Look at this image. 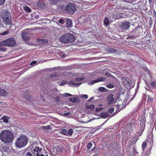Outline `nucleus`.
<instances>
[{"label": "nucleus", "mask_w": 156, "mask_h": 156, "mask_svg": "<svg viewBox=\"0 0 156 156\" xmlns=\"http://www.w3.org/2000/svg\"><path fill=\"white\" fill-rule=\"evenodd\" d=\"M2 51H6V49L4 48L2 49Z\"/></svg>", "instance_id": "obj_51"}, {"label": "nucleus", "mask_w": 156, "mask_h": 156, "mask_svg": "<svg viewBox=\"0 0 156 156\" xmlns=\"http://www.w3.org/2000/svg\"><path fill=\"white\" fill-rule=\"evenodd\" d=\"M60 98L59 97L57 96L55 98V100L57 101H59V100Z\"/></svg>", "instance_id": "obj_45"}, {"label": "nucleus", "mask_w": 156, "mask_h": 156, "mask_svg": "<svg viewBox=\"0 0 156 156\" xmlns=\"http://www.w3.org/2000/svg\"><path fill=\"white\" fill-rule=\"evenodd\" d=\"M146 147V144L145 142H143L142 145V147L143 151H144V149Z\"/></svg>", "instance_id": "obj_31"}, {"label": "nucleus", "mask_w": 156, "mask_h": 156, "mask_svg": "<svg viewBox=\"0 0 156 156\" xmlns=\"http://www.w3.org/2000/svg\"><path fill=\"white\" fill-rule=\"evenodd\" d=\"M146 89L148 90V89H147L146 87Z\"/></svg>", "instance_id": "obj_55"}, {"label": "nucleus", "mask_w": 156, "mask_h": 156, "mask_svg": "<svg viewBox=\"0 0 156 156\" xmlns=\"http://www.w3.org/2000/svg\"><path fill=\"white\" fill-rule=\"evenodd\" d=\"M124 1L125 2H128V3L129 2V1Z\"/></svg>", "instance_id": "obj_54"}, {"label": "nucleus", "mask_w": 156, "mask_h": 156, "mask_svg": "<svg viewBox=\"0 0 156 156\" xmlns=\"http://www.w3.org/2000/svg\"><path fill=\"white\" fill-rule=\"evenodd\" d=\"M5 1V0H0V5H3Z\"/></svg>", "instance_id": "obj_42"}, {"label": "nucleus", "mask_w": 156, "mask_h": 156, "mask_svg": "<svg viewBox=\"0 0 156 156\" xmlns=\"http://www.w3.org/2000/svg\"><path fill=\"white\" fill-rule=\"evenodd\" d=\"M63 6V5H61V6Z\"/></svg>", "instance_id": "obj_56"}, {"label": "nucleus", "mask_w": 156, "mask_h": 156, "mask_svg": "<svg viewBox=\"0 0 156 156\" xmlns=\"http://www.w3.org/2000/svg\"><path fill=\"white\" fill-rule=\"evenodd\" d=\"M94 148H93L92 149V151H94Z\"/></svg>", "instance_id": "obj_53"}, {"label": "nucleus", "mask_w": 156, "mask_h": 156, "mask_svg": "<svg viewBox=\"0 0 156 156\" xmlns=\"http://www.w3.org/2000/svg\"><path fill=\"white\" fill-rule=\"evenodd\" d=\"M65 55H62L61 56V57L62 58H64L65 57Z\"/></svg>", "instance_id": "obj_50"}, {"label": "nucleus", "mask_w": 156, "mask_h": 156, "mask_svg": "<svg viewBox=\"0 0 156 156\" xmlns=\"http://www.w3.org/2000/svg\"><path fill=\"white\" fill-rule=\"evenodd\" d=\"M73 129H62L61 130V132L62 134L67 136H71L73 134Z\"/></svg>", "instance_id": "obj_10"}, {"label": "nucleus", "mask_w": 156, "mask_h": 156, "mask_svg": "<svg viewBox=\"0 0 156 156\" xmlns=\"http://www.w3.org/2000/svg\"><path fill=\"white\" fill-rule=\"evenodd\" d=\"M98 90L101 92H103L106 91L107 90L106 89L103 87H100L98 88Z\"/></svg>", "instance_id": "obj_30"}, {"label": "nucleus", "mask_w": 156, "mask_h": 156, "mask_svg": "<svg viewBox=\"0 0 156 156\" xmlns=\"http://www.w3.org/2000/svg\"><path fill=\"white\" fill-rule=\"evenodd\" d=\"M105 75L108 76H110L111 75V74L108 73H105Z\"/></svg>", "instance_id": "obj_47"}, {"label": "nucleus", "mask_w": 156, "mask_h": 156, "mask_svg": "<svg viewBox=\"0 0 156 156\" xmlns=\"http://www.w3.org/2000/svg\"><path fill=\"white\" fill-rule=\"evenodd\" d=\"M137 30V29L136 28H135L131 32L132 33H133V35L136 36V35H135V34Z\"/></svg>", "instance_id": "obj_41"}, {"label": "nucleus", "mask_w": 156, "mask_h": 156, "mask_svg": "<svg viewBox=\"0 0 156 156\" xmlns=\"http://www.w3.org/2000/svg\"><path fill=\"white\" fill-rule=\"evenodd\" d=\"M106 78L104 77H100L97 80L90 81L88 82V84L90 85H93L95 83L103 81L105 80Z\"/></svg>", "instance_id": "obj_11"}, {"label": "nucleus", "mask_w": 156, "mask_h": 156, "mask_svg": "<svg viewBox=\"0 0 156 156\" xmlns=\"http://www.w3.org/2000/svg\"><path fill=\"white\" fill-rule=\"evenodd\" d=\"M106 50L109 53H114L116 51V50L115 49L111 48H108Z\"/></svg>", "instance_id": "obj_19"}, {"label": "nucleus", "mask_w": 156, "mask_h": 156, "mask_svg": "<svg viewBox=\"0 0 156 156\" xmlns=\"http://www.w3.org/2000/svg\"><path fill=\"white\" fill-rule=\"evenodd\" d=\"M80 97L85 99H87L88 98V96L87 95L81 94Z\"/></svg>", "instance_id": "obj_38"}, {"label": "nucleus", "mask_w": 156, "mask_h": 156, "mask_svg": "<svg viewBox=\"0 0 156 156\" xmlns=\"http://www.w3.org/2000/svg\"><path fill=\"white\" fill-rule=\"evenodd\" d=\"M114 108H111L109 109V112L110 113H112L114 111Z\"/></svg>", "instance_id": "obj_43"}, {"label": "nucleus", "mask_w": 156, "mask_h": 156, "mask_svg": "<svg viewBox=\"0 0 156 156\" xmlns=\"http://www.w3.org/2000/svg\"><path fill=\"white\" fill-rule=\"evenodd\" d=\"M9 118L7 116H4L1 119L3 120V122L5 123H8Z\"/></svg>", "instance_id": "obj_18"}, {"label": "nucleus", "mask_w": 156, "mask_h": 156, "mask_svg": "<svg viewBox=\"0 0 156 156\" xmlns=\"http://www.w3.org/2000/svg\"><path fill=\"white\" fill-rule=\"evenodd\" d=\"M23 38L25 41L28 40L30 38V34L28 33V30H25L22 34Z\"/></svg>", "instance_id": "obj_12"}, {"label": "nucleus", "mask_w": 156, "mask_h": 156, "mask_svg": "<svg viewBox=\"0 0 156 156\" xmlns=\"http://www.w3.org/2000/svg\"><path fill=\"white\" fill-rule=\"evenodd\" d=\"M67 26L68 27H71L72 25V22L71 20L69 19H66V21Z\"/></svg>", "instance_id": "obj_23"}, {"label": "nucleus", "mask_w": 156, "mask_h": 156, "mask_svg": "<svg viewBox=\"0 0 156 156\" xmlns=\"http://www.w3.org/2000/svg\"><path fill=\"white\" fill-rule=\"evenodd\" d=\"M67 83H68L70 84L71 86L73 87H78L81 84V83H75V82L73 80H70L69 81L66 82V81H63L61 83H59V85H64Z\"/></svg>", "instance_id": "obj_9"}, {"label": "nucleus", "mask_w": 156, "mask_h": 156, "mask_svg": "<svg viewBox=\"0 0 156 156\" xmlns=\"http://www.w3.org/2000/svg\"><path fill=\"white\" fill-rule=\"evenodd\" d=\"M41 128L44 129H50V126H41Z\"/></svg>", "instance_id": "obj_34"}, {"label": "nucleus", "mask_w": 156, "mask_h": 156, "mask_svg": "<svg viewBox=\"0 0 156 156\" xmlns=\"http://www.w3.org/2000/svg\"><path fill=\"white\" fill-rule=\"evenodd\" d=\"M2 20L4 23L7 25H10L11 23V18L9 12H5L2 16Z\"/></svg>", "instance_id": "obj_7"}, {"label": "nucleus", "mask_w": 156, "mask_h": 156, "mask_svg": "<svg viewBox=\"0 0 156 156\" xmlns=\"http://www.w3.org/2000/svg\"><path fill=\"white\" fill-rule=\"evenodd\" d=\"M151 85L153 88H154L156 87V82H152L151 83Z\"/></svg>", "instance_id": "obj_37"}, {"label": "nucleus", "mask_w": 156, "mask_h": 156, "mask_svg": "<svg viewBox=\"0 0 156 156\" xmlns=\"http://www.w3.org/2000/svg\"><path fill=\"white\" fill-rule=\"evenodd\" d=\"M148 101L149 103H150L152 101L153 98L151 97H150V95H148Z\"/></svg>", "instance_id": "obj_36"}, {"label": "nucleus", "mask_w": 156, "mask_h": 156, "mask_svg": "<svg viewBox=\"0 0 156 156\" xmlns=\"http://www.w3.org/2000/svg\"><path fill=\"white\" fill-rule=\"evenodd\" d=\"M37 63V61H32L30 63V65H34L35 64H36Z\"/></svg>", "instance_id": "obj_44"}, {"label": "nucleus", "mask_w": 156, "mask_h": 156, "mask_svg": "<svg viewBox=\"0 0 156 156\" xmlns=\"http://www.w3.org/2000/svg\"><path fill=\"white\" fill-rule=\"evenodd\" d=\"M122 82L125 85H128L129 87H133L132 85H131V83L130 82L129 80H128L126 79L123 78L122 79Z\"/></svg>", "instance_id": "obj_16"}, {"label": "nucleus", "mask_w": 156, "mask_h": 156, "mask_svg": "<svg viewBox=\"0 0 156 156\" xmlns=\"http://www.w3.org/2000/svg\"><path fill=\"white\" fill-rule=\"evenodd\" d=\"M37 5L39 8H41L44 6V4L43 2L39 1L37 2Z\"/></svg>", "instance_id": "obj_20"}, {"label": "nucleus", "mask_w": 156, "mask_h": 156, "mask_svg": "<svg viewBox=\"0 0 156 156\" xmlns=\"http://www.w3.org/2000/svg\"><path fill=\"white\" fill-rule=\"evenodd\" d=\"M13 135L10 131L5 130L2 131L0 134L1 140L6 143H9L13 140Z\"/></svg>", "instance_id": "obj_1"}, {"label": "nucleus", "mask_w": 156, "mask_h": 156, "mask_svg": "<svg viewBox=\"0 0 156 156\" xmlns=\"http://www.w3.org/2000/svg\"><path fill=\"white\" fill-rule=\"evenodd\" d=\"M7 150V147L5 145L2 144L0 147V151L2 153L5 152Z\"/></svg>", "instance_id": "obj_17"}, {"label": "nucleus", "mask_w": 156, "mask_h": 156, "mask_svg": "<svg viewBox=\"0 0 156 156\" xmlns=\"http://www.w3.org/2000/svg\"><path fill=\"white\" fill-rule=\"evenodd\" d=\"M28 139L27 136L24 135H21L16 140L15 144L16 146L18 148L24 147L28 143Z\"/></svg>", "instance_id": "obj_2"}, {"label": "nucleus", "mask_w": 156, "mask_h": 156, "mask_svg": "<svg viewBox=\"0 0 156 156\" xmlns=\"http://www.w3.org/2000/svg\"><path fill=\"white\" fill-rule=\"evenodd\" d=\"M25 10L27 11L28 12H30L31 11L30 9L27 6H25L23 7Z\"/></svg>", "instance_id": "obj_29"}, {"label": "nucleus", "mask_w": 156, "mask_h": 156, "mask_svg": "<svg viewBox=\"0 0 156 156\" xmlns=\"http://www.w3.org/2000/svg\"><path fill=\"white\" fill-rule=\"evenodd\" d=\"M63 0H49L50 3L52 5H55L57 3L62 4Z\"/></svg>", "instance_id": "obj_15"}, {"label": "nucleus", "mask_w": 156, "mask_h": 156, "mask_svg": "<svg viewBox=\"0 0 156 156\" xmlns=\"http://www.w3.org/2000/svg\"><path fill=\"white\" fill-rule=\"evenodd\" d=\"M38 41L40 43H46L48 42V41L46 39H39L38 40Z\"/></svg>", "instance_id": "obj_28"}, {"label": "nucleus", "mask_w": 156, "mask_h": 156, "mask_svg": "<svg viewBox=\"0 0 156 156\" xmlns=\"http://www.w3.org/2000/svg\"><path fill=\"white\" fill-rule=\"evenodd\" d=\"M50 77L53 78L52 79H51V80H54L57 79V76L56 73H54L51 74L50 76Z\"/></svg>", "instance_id": "obj_24"}, {"label": "nucleus", "mask_w": 156, "mask_h": 156, "mask_svg": "<svg viewBox=\"0 0 156 156\" xmlns=\"http://www.w3.org/2000/svg\"><path fill=\"white\" fill-rule=\"evenodd\" d=\"M75 40V38L73 35L70 33H66L62 35L60 38L61 41L64 43L73 42Z\"/></svg>", "instance_id": "obj_3"}, {"label": "nucleus", "mask_w": 156, "mask_h": 156, "mask_svg": "<svg viewBox=\"0 0 156 156\" xmlns=\"http://www.w3.org/2000/svg\"><path fill=\"white\" fill-rule=\"evenodd\" d=\"M145 114V113L144 112L143 114L139 118V120L140 121V130L142 132L144 131L145 126V123L146 122V120Z\"/></svg>", "instance_id": "obj_8"}, {"label": "nucleus", "mask_w": 156, "mask_h": 156, "mask_svg": "<svg viewBox=\"0 0 156 156\" xmlns=\"http://www.w3.org/2000/svg\"><path fill=\"white\" fill-rule=\"evenodd\" d=\"M113 95L112 94L109 95L107 98V101H108V104H110L114 101V98L113 97Z\"/></svg>", "instance_id": "obj_14"}, {"label": "nucleus", "mask_w": 156, "mask_h": 156, "mask_svg": "<svg viewBox=\"0 0 156 156\" xmlns=\"http://www.w3.org/2000/svg\"><path fill=\"white\" fill-rule=\"evenodd\" d=\"M62 96H63V97H66V96H72L73 95L69 93H65L64 94H61Z\"/></svg>", "instance_id": "obj_32"}, {"label": "nucleus", "mask_w": 156, "mask_h": 156, "mask_svg": "<svg viewBox=\"0 0 156 156\" xmlns=\"http://www.w3.org/2000/svg\"><path fill=\"white\" fill-rule=\"evenodd\" d=\"M66 10L67 12L69 13L73 14L76 11V8L74 4L69 3L66 5Z\"/></svg>", "instance_id": "obj_6"}, {"label": "nucleus", "mask_w": 156, "mask_h": 156, "mask_svg": "<svg viewBox=\"0 0 156 156\" xmlns=\"http://www.w3.org/2000/svg\"><path fill=\"white\" fill-rule=\"evenodd\" d=\"M93 99V98L91 97L88 101H92Z\"/></svg>", "instance_id": "obj_49"}, {"label": "nucleus", "mask_w": 156, "mask_h": 156, "mask_svg": "<svg viewBox=\"0 0 156 156\" xmlns=\"http://www.w3.org/2000/svg\"><path fill=\"white\" fill-rule=\"evenodd\" d=\"M16 44V42L14 38H9L1 41L0 42V47L5 46L12 47L15 46Z\"/></svg>", "instance_id": "obj_5"}, {"label": "nucleus", "mask_w": 156, "mask_h": 156, "mask_svg": "<svg viewBox=\"0 0 156 156\" xmlns=\"http://www.w3.org/2000/svg\"><path fill=\"white\" fill-rule=\"evenodd\" d=\"M106 87L107 88H112L114 87V85L112 83H110L108 84Z\"/></svg>", "instance_id": "obj_33"}, {"label": "nucleus", "mask_w": 156, "mask_h": 156, "mask_svg": "<svg viewBox=\"0 0 156 156\" xmlns=\"http://www.w3.org/2000/svg\"><path fill=\"white\" fill-rule=\"evenodd\" d=\"M70 114V112H67V113H65L64 114V115L65 116H67L69 115Z\"/></svg>", "instance_id": "obj_46"}, {"label": "nucleus", "mask_w": 156, "mask_h": 156, "mask_svg": "<svg viewBox=\"0 0 156 156\" xmlns=\"http://www.w3.org/2000/svg\"><path fill=\"white\" fill-rule=\"evenodd\" d=\"M101 110V108H98L96 109V111L97 112H98L100 111Z\"/></svg>", "instance_id": "obj_48"}, {"label": "nucleus", "mask_w": 156, "mask_h": 156, "mask_svg": "<svg viewBox=\"0 0 156 156\" xmlns=\"http://www.w3.org/2000/svg\"><path fill=\"white\" fill-rule=\"evenodd\" d=\"M84 78L83 77H80V78H77L76 79L75 81L76 82L79 81H80L83 80Z\"/></svg>", "instance_id": "obj_40"}, {"label": "nucleus", "mask_w": 156, "mask_h": 156, "mask_svg": "<svg viewBox=\"0 0 156 156\" xmlns=\"http://www.w3.org/2000/svg\"><path fill=\"white\" fill-rule=\"evenodd\" d=\"M104 24L106 26H107L109 24L110 21L108 20V17H105V18L104 20Z\"/></svg>", "instance_id": "obj_22"}, {"label": "nucleus", "mask_w": 156, "mask_h": 156, "mask_svg": "<svg viewBox=\"0 0 156 156\" xmlns=\"http://www.w3.org/2000/svg\"><path fill=\"white\" fill-rule=\"evenodd\" d=\"M130 26V23L127 22H125L122 23L121 27L122 29L125 30L128 29Z\"/></svg>", "instance_id": "obj_13"}, {"label": "nucleus", "mask_w": 156, "mask_h": 156, "mask_svg": "<svg viewBox=\"0 0 156 156\" xmlns=\"http://www.w3.org/2000/svg\"><path fill=\"white\" fill-rule=\"evenodd\" d=\"M7 93L5 92L4 90L0 88V95L4 96H7Z\"/></svg>", "instance_id": "obj_21"}, {"label": "nucleus", "mask_w": 156, "mask_h": 156, "mask_svg": "<svg viewBox=\"0 0 156 156\" xmlns=\"http://www.w3.org/2000/svg\"><path fill=\"white\" fill-rule=\"evenodd\" d=\"M34 156H48L43 154V150L39 147H35L32 150ZM23 156H33L30 152H28L24 154Z\"/></svg>", "instance_id": "obj_4"}, {"label": "nucleus", "mask_w": 156, "mask_h": 156, "mask_svg": "<svg viewBox=\"0 0 156 156\" xmlns=\"http://www.w3.org/2000/svg\"><path fill=\"white\" fill-rule=\"evenodd\" d=\"M94 106L93 105H86V108L87 109H90L92 110L94 108Z\"/></svg>", "instance_id": "obj_27"}, {"label": "nucleus", "mask_w": 156, "mask_h": 156, "mask_svg": "<svg viewBox=\"0 0 156 156\" xmlns=\"http://www.w3.org/2000/svg\"><path fill=\"white\" fill-rule=\"evenodd\" d=\"M92 145V144L90 143H89L87 145V148L88 149H90Z\"/></svg>", "instance_id": "obj_39"}, {"label": "nucleus", "mask_w": 156, "mask_h": 156, "mask_svg": "<svg viewBox=\"0 0 156 156\" xmlns=\"http://www.w3.org/2000/svg\"><path fill=\"white\" fill-rule=\"evenodd\" d=\"M79 100V98L75 97L73 98H70V101L73 102H76Z\"/></svg>", "instance_id": "obj_25"}, {"label": "nucleus", "mask_w": 156, "mask_h": 156, "mask_svg": "<svg viewBox=\"0 0 156 156\" xmlns=\"http://www.w3.org/2000/svg\"><path fill=\"white\" fill-rule=\"evenodd\" d=\"M149 2L150 3H151L152 2V0H149Z\"/></svg>", "instance_id": "obj_52"}, {"label": "nucleus", "mask_w": 156, "mask_h": 156, "mask_svg": "<svg viewBox=\"0 0 156 156\" xmlns=\"http://www.w3.org/2000/svg\"><path fill=\"white\" fill-rule=\"evenodd\" d=\"M66 21V19L65 18H62L60 19L59 20V23L61 24H64L65 22Z\"/></svg>", "instance_id": "obj_26"}, {"label": "nucleus", "mask_w": 156, "mask_h": 156, "mask_svg": "<svg viewBox=\"0 0 156 156\" xmlns=\"http://www.w3.org/2000/svg\"><path fill=\"white\" fill-rule=\"evenodd\" d=\"M9 33V31H4L2 33H1L0 34L1 35H5L8 34Z\"/></svg>", "instance_id": "obj_35"}]
</instances>
